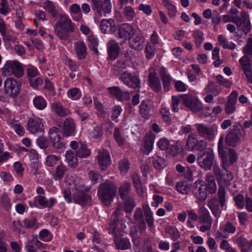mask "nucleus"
Wrapping results in <instances>:
<instances>
[{
  "instance_id": "obj_1",
  "label": "nucleus",
  "mask_w": 252,
  "mask_h": 252,
  "mask_svg": "<svg viewBox=\"0 0 252 252\" xmlns=\"http://www.w3.org/2000/svg\"><path fill=\"white\" fill-rule=\"evenodd\" d=\"M142 208L145 219H144L142 209L137 208L134 213L133 223L137 226L140 231H145L147 227L145 220L148 226L152 228L154 226V219L153 213L148 204H144L142 205Z\"/></svg>"
},
{
  "instance_id": "obj_2",
  "label": "nucleus",
  "mask_w": 252,
  "mask_h": 252,
  "mask_svg": "<svg viewBox=\"0 0 252 252\" xmlns=\"http://www.w3.org/2000/svg\"><path fill=\"white\" fill-rule=\"evenodd\" d=\"M54 32L61 40H67L70 34L74 31V25L71 20L66 15H62L56 22L54 27Z\"/></svg>"
},
{
  "instance_id": "obj_3",
  "label": "nucleus",
  "mask_w": 252,
  "mask_h": 252,
  "mask_svg": "<svg viewBox=\"0 0 252 252\" xmlns=\"http://www.w3.org/2000/svg\"><path fill=\"white\" fill-rule=\"evenodd\" d=\"M117 190V188L112 183L101 184L98 190L99 198L106 206H109L114 198Z\"/></svg>"
},
{
  "instance_id": "obj_4",
  "label": "nucleus",
  "mask_w": 252,
  "mask_h": 252,
  "mask_svg": "<svg viewBox=\"0 0 252 252\" xmlns=\"http://www.w3.org/2000/svg\"><path fill=\"white\" fill-rule=\"evenodd\" d=\"M218 196V198L214 197L208 201V207L213 215L217 218L219 217L221 214L219 204L221 207H223L225 203V191L223 187L219 188Z\"/></svg>"
},
{
  "instance_id": "obj_5",
  "label": "nucleus",
  "mask_w": 252,
  "mask_h": 252,
  "mask_svg": "<svg viewBox=\"0 0 252 252\" xmlns=\"http://www.w3.org/2000/svg\"><path fill=\"white\" fill-rule=\"evenodd\" d=\"M197 161L202 168L210 170L216 164L214 151L210 148H207L203 152H200Z\"/></svg>"
},
{
  "instance_id": "obj_6",
  "label": "nucleus",
  "mask_w": 252,
  "mask_h": 252,
  "mask_svg": "<svg viewBox=\"0 0 252 252\" xmlns=\"http://www.w3.org/2000/svg\"><path fill=\"white\" fill-rule=\"evenodd\" d=\"M238 125L241 126L239 123L236 126H233V128L229 131L226 135L225 141L229 146L236 147L240 139L244 138L246 135L245 130L244 128L240 129Z\"/></svg>"
},
{
  "instance_id": "obj_7",
  "label": "nucleus",
  "mask_w": 252,
  "mask_h": 252,
  "mask_svg": "<svg viewBox=\"0 0 252 252\" xmlns=\"http://www.w3.org/2000/svg\"><path fill=\"white\" fill-rule=\"evenodd\" d=\"M2 73L6 76L13 75L21 78L24 74L23 65L17 61H8L2 68Z\"/></svg>"
},
{
  "instance_id": "obj_8",
  "label": "nucleus",
  "mask_w": 252,
  "mask_h": 252,
  "mask_svg": "<svg viewBox=\"0 0 252 252\" xmlns=\"http://www.w3.org/2000/svg\"><path fill=\"white\" fill-rule=\"evenodd\" d=\"M224 138L223 136H221L218 142V152L220 157L222 158V167L225 170L226 174H224L222 175V179L220 181V183H228L233 180V175L231 172L228 171L226 170L227 165L225 162L227 161L226 157V153L224 150V147L223 145Z\"/></svg>"
},
{
  "instance_id": "obj_9",
  "label": "nucleus",
  "mask_w": 252,
  "mask_h": 252,
  "mask_svg": "<svg viewBox=\"0 0 252 252\" xmlns=\"http://www.w3.org/2000/svg\"><path fill=\"white\" fill-rule=\"evenodd\" d=\"M21 83L11 77H7L4 82V92L8 96L15 98L20 94Z\"/></svg>"
},
{
  "instance_id": "obj_10",
  "label": "nucleus",
  "mask_w": 252,
  "mask_h": 252,
  "mask_svg": "<svg viewBox=\"0 0 252 252\" xmlns=\"http://www.w3.org/2000/svg\"><path fill=\"white\" fill-rule=\"evenodd\" d=\"M84 187L82 185L75 186V192L73 193V199L74 202L81 205H87L91 204L92 198L87 192L83 191Z\"/></svg>"
},
{
  "instance_id": "obj_11",
  "label": "nucleus",
  "mask_w": 252,
  "mask_h": 252,
  "mask_svg": "<svg viewBox=\"0 0 252 252\" xmlns=\"http://www.w3.org/2000/svg\"><path fill=\"white\" fill-rule=\"evenodd\" d=\"M120 79L129 88L136 89L140 86L139 77L135 73L124 71L121 74Z\"/></svg>"
},
{
  "instance_id": "obj_12",
  "label": "nucleus",
  "mask_w": 252,
  "mask_h": 252,
  "mask_svg": "<svg viewBox=\"0 0 252 252\" xmlns=\"http://www.w3.org/2000/svg\"><path fill=\"white\" fill-rule=\"evenodd\" d=\"M134 29L132 26L128 23L122 24L117 27L116 36L118 38L122 39L120 44L125 43L128 37L133 34Z\"/></svg>"
},
{
  "instance_id": "obj_13",
  "label": "nucleus",
  "mask_w": 252,
  "mask_h": 252,
  "mask_svg": "<svg viewBox=\"0 0 252 252\" xmlns=\"http://www.w3.org/2000/svg\"><path fill=\"white\" fill-rule=\"evenodd\" d=\"M27 129L33 134L43 132L44 126L43 120L37 117L30 118L27 122Z\"/></svg>"
},
{
  "instance_id": "obj_14",
  "label": "nucleus",
  "mask_w": 252,
  "mask_h": 252,
  "mask_svg": "<svg viewBox=\"0 0 252 252\" xmlns=\"http://www.w3.org/2000/svg\"><path fill=\"white\" fill-rule=\"evenodd\" d=\"M93 10L98 14L102 15V13L109 14L111 11V4L110 0H91Z\"/></svg>"
},
{
  "instance_id": "obj_15",
  "label": "nucleus",
  "mask_w": 252,
  "mask_h": 252,
  "mask_svg": "<svg viewBox=\"0 0 252 252\" xmlns=\"http://www.w3.org/2000/svg\"><path fill=\"white\" fill-rule=\"evenodd\" d=\"M48 134L50 142L54 148L60 149L64 147V144L61 139V131L59 128L55 126L51 127Z\"/></svg>"
},
{
  "instance_id": "obj_16",
  "label": "nucleus",
  "mask_w": 252,
  "mask_h": 252,
  "mask_svg": "<svg viewBox=\"0 0 252 252\" xmlns=\"http://www.w3.org/2000/svg\"><path fill=\"white\" fill-rule=\"evenodd\" d=\"M241 18L238 17V16L236 17L232 16L231 17V22L235 23L241 30L248 32L251 29V24L249 16L245 12H241Z\"/></svg>"
},
{
  "instance_id": "obj_17",
  "label": "nucleus",
  "mask_w": 252,
  "mask_h": 252,
  "mask_svg": "<svg viewBox=\"0 0 252 252\" xmlns=\"http://www.w3.org/2000/svg\"><path fill=\"white\" fill-rule=\"evenodd\" d=\"M144 37L140 33H135L128 38L129 47L135 50L140 51L143 49L144 43Z\"/></svg>"
},
{
  "instance_id": "obj_18",
  "label": "nucleus",
  "mask_w": 252,
  "mask_h": 252,
  "mask_svg": "<svg viewBox=\"0 0 252 252\" xmlns=\"http://www.w3.org/2000/svg\"><path fill=\"white\" fill-rule=\"evenodd\" d=\"M195 126L199 135L206 139L210 141L215 137V130L212 127L201 124L195 125Z\"/></svg>"
},
{
  "instance_id": "obj_19",
  "label": "nucleus",
  "mask_w": 252,
  "mask_h": 252,
  "mask_svg": "<svg viewBox=\"0 0 252 252\" xmlns=\"http://www.w3.org/2000/svg\"><path fill=\"white\" fill-rule=\"evenodd\" d=\"M193 193L199 200H204L207 197L206 187L201 181H197L193 185Z\"/></svg>"
},
{
  "instance_id": "obj_20",
  "label": "nucleus",
  "mask_w": 252,
  "mask_h": 252,
  "mask_svg": "<svg viewBox=\"0 0 252 252\" xmlns=\"http://www.w3.org/2000/svg\"><path fill=\"white\" fill-rule=\"evenodd\" d=\"M238 92L233 91L228 97V99L224 105V111L226 114L230 115L236 111L235 104L237 102Z\"/></svg>"
},
{
  "instance_id": "obj_21",
  "label": "nucleus",
  "mask_w": 252,
  "mask_h": 252,
  "mask_svg": "<svg viewBox=\"0 0 252 252\" xmlns=\"http://www.w3.org/2000/svg\"><path fill=\"white\" fill-rule=\"evenodd\" d=\"M97 158L101 170L104 171L105 168L110 164L111 162L109 153L105 149L100 150L98 151Z\"/></svg>"
},
{
  "instance_id": "obj_22",
  "label": "nucleus",
  "mask_w": 252,
  "mask_h": 252,
  "mask_svg": "<svg viewBox=\"0 0 252 252\" xmlns=\"http://www.w3.org/2000/svg\"><path fill=\"white\" fill-rule=\"evenodd\" d=\"M75 130L76 126L73 120L70 118L66 119L63 124V135L66 137L74 135Z\"/></svg>"
},
{
  "instance_id": "obj_23",
  "label": "nucleus",
  "mask_w": 252,
  "mask_h": 252,
  "mask_svg": "<svg viewBox=\"0 0 252 252\" xmlns=\"http://www.w3.org/2000/svg\"><path fill=\"white\" fill-rule=\"evenodd\" d=\"M107 47L109 58L112 60L117 59L120 51L118 43L114 39H111L107 43Z\"/></svg>"
},
{
  "instance_id": "obj_24",
  "label": "nucleus",
  "mask_w": 252,
  "mask_h": 252,
  "mask_svg": "<svg viewBox=\"0 0 252 252\" xmlns=\"http://www.w3.org/2000/svg\"><path fill=\"white\" fill-rule=\"evenodd\" d=\"M52 111L59 117H64L70 114L69 110L63 106L60 102H54L51 103Z\"/></svg>"
},
{
  "instance_id": "obj_25",
  "label": "nucleus",
  "mask_w": 252,
  "mask_h": 252,
  "mask_svg": "<svg viewBox=\"0 0 252 252\" xmlns=\"http://www.w3.org/2000/svg\"><path fill=\"white\" fill-rule=\"evenodd\" d=\"M115 22L112 19H102L101 21L100 28L104 34H110L115 31Z\"/></svg>"
},
{
  "instance_id": "obj_26",
  "label": "nucleus",
  "mask_w": 252,
  "mask_h": 252,
  "mask_svg": "<svg viewBox=\"0 0 252 252\" xmlns=\"http://www.w3.org/2000/svg\"><path fill=\"white\" fill-rule=\"evenodd\" d=\"M150 161L157 170H161L166 166L164 158L158 154H155L150 158Z\"/></svg>"
},
{
  "instance_id": "obj_27",
  "label": "nucleus",
  "mask_w": 252,
  "mask_h": 252,
  "mask_svg": "<svg viewBox=\"0 0 252 252\" xmlns=\"http://www.w3.org/2000/svg\"><path fill=\"white\" fill-rule=\"evenodd\" d=\"M203 107L201 102L195 96H190V110L197 113L198 117H202Z\"/></svg>"
},
{
  "instance_id": "obj_28",
  "label": "nucleus",
  "mask_w": 252,
  "mask_h": 252,
  "mask_svg": "<svg viewBox=\"0 0 252 252\" xmlns=\"http://www.w3.org/2000/svg\"><path fill=\"white\" fill-rule=\"evenodd\" d=\"M251 57L244 56L240 60L239 63L242 66L243 70L247 77L251 81H252V78H250V75L252 74V66L250 63V58Z\"/></svg>"
},
{
  "instance_id": "obj_29",
  "label": "nucleus",
  "mask_w": 252,
  "mask_h": 252,
  "mask_svg": "<svg viewBox=\"0 0 252 252\" xmlns=\"http://www.w3.org/2000/svg\"><path fill=\"white\" fill-rule=\"evenodd\" d=\"M74 49L79 60L84 59L87 55V47L82 41H78L74 44Z\"/></svg>"
},
{
  "instance_id": "obj_30",
  "label": "nucleus",
  "mask_w": 252,
  "mask_h": 252,
  "mask_svg": "<svg viewBox=\"0 0 252 252\" xmlns=\"http://www.w3.org/2000/svg\"><path fill=\"white\" fill-rule=\"evenodd\" d=\"M114 241L119 250H126L131 248V244L128 238H120L117 236L114 237Z\"/></svg>"
},
{
  "instance_id": "obj_31",
  "label": "nucleus",
  "mask_w": 252,
  "mask_h": 252,
  "mask_svg": "<svg viewBox=\"0 0 252 252\" xmlns=\"http://www.w3.org/2000/svg\"><path fill=\"white\" fill-rule=\"evenodd\" d=\"M149 86L156 93H159L161 90L160 80L155 74L150 73L148 76Z\"/></svg>"
},
{
  "instance_id": "obj_32",
  "label": "nucleus",
  "mask_w": 252,
  "mask_h": 252,
  "mask_svg": "<svg viewBox=\"0 0 252 252\" xmlns=\"http://www.w3.org/2000/svg\"><path fill=\"white\" fill-rule=\"evenodd\" d=\"M206 191L210 194H214L217 190V185L215 181L214 175L210 173L206 175L205 177Z\"/></svg>"
},
{
  "instance_id": "obj_33",
  "label": "nucleus",
  "mask_w": 252,
  "mask_h": 252,
  "mask_svg": "<svg viewBox=\"0 0 252 252\" xmlns=\"http://www.w3.org/2000/svg\"><path fill=\"white\" fill-rule=\"evenodd\" d=\"M207 143L204 140L198 141L190 135V149L203 152L206 149Z\"/></svg>"
},
{
  "instance_id": "obj_34",
  "label": "nucleus",
  "mask_w": 252,
  "mask_h": 252,
  "mask_svg": "<svg viewBox=\"0 0 252 252\" xmlns=\"http://www.w3.org/2000/svg\"><path fill=\"white\" fill-rule=\"evenodd\" d=\"M151 109V102L148 99L143 100L139 105V112L141 117L148 119Z\"/></svg>"
},
{
  "instance_id": "obj_35",
  "label": "nucleus",
  "mask_w": 252,
  "mask_h": 252,
  "mask_svg": "<svg viewBox=\"0 0 252 252\" xmlns=\"http://www.w3.org/2000/svg\"><path fill=\"white\" fill-rule=\"evenodd\" d=\"M199 221L201 223H212V220L208 210L204 206L199 209Z\"/></svg>"
},
{
  "instance_id": "obj_36",
  "label": "nucleus",
  "mask_w": 252,
  "mask_h": 252,
  "mask_svg": "<svg viewBox=\"0 0 252 252\" xmlns=\"http://www.w3.org/2000/svg\"><path fill=\"white\" fill-rule=\"evenodd\" d=\"M131 177L137 193L139 195H142L143 194V189L140 177L137 173H133L131 174Z\"/></svg>"
},
{
  "instance_id": "obj_37",
  "label": "nucleus",
  "mask_w": 252,
  "mask_h": 252,
  "mask_svg": "<svg viewBox=\"0 0 252 252\" xmlns=\"http://www.w3.org/2000/svg\"><path fill=\"white\" fill-rule=\"evenodd\" d=\"M162 4L167 9L169 17L174 18L177 12L176 7L169 0H162Z\"/></svg>"
},
{
  "instance_id": "obj_38",
  "label": "nucleus",
  "mask_w": 252,
  "mask_h": 252,
  "mask_svg": "<svg viewBox=\"0 0 252 252\" xmlns=\"http://www.w3.org/2000/svg\"><path fill=\"white\" fill-rule=\"evenodd\" d=\"M78 156L71 150L67 151L65 153V158L68 165L71 167H75L78 165Z\"/></svg>"
},
{
  "instance_id": "obj_39",
  "label": "nucleus",
  "mask_w": 252,
  "mask_h": 252,
  "mask_svg": "<svg viewBox=\"0 0 252 252\" xmlns=\"http://www.w3.org/2000/svg\"><path fill=\"white\" fill-rule=\"evenodd\" d=\"M43 8L49 12L53 18L58 16V12L53 2L50 0H47L43 3Z\"/></svg>"
},
{
  "instance_id": "obj_40",
  "label": "nucleus",
  "mask_w": 252,
  "mask_h": 252,
  "mask_svg": "<svg viewBox=\"0 0 252 252\" xmlns=\"http://www.w3.org/2000/svg\"><path fill=\"white\" fill-rule=\"evenodd\" d=\"M183 150V149L182 146L179 145L178 143H176L173 145H170L166 153L173 157H176L181 154Z\"/></svg>"
},
{
  "instance_id": "obj_41",
  "label": "nucleus",
  "mask_w": 252,
  "mask_h": 252,
  "mask_svg": "<svg viewBox=\"0 0 252 252\" xmlns=\"http://www.w3.org/2000/svg\"><path fill=\"white\" fill-rule=\"evenodd\" d=\"M205 92L208 94H213L214 96L218 95L221 91L215 83L210 81L205 89Z\"/></svg>"
},
{
  "instance_id": "obj_42",
  "label": "nucleus",
  "mask_w": 252,
  "mask_h": 252,
  "mask_svg": "<svg viewBox=\"0 0 252 252\" xmlns=\"http://www.w3.org/2000/svg\"><path fill=\"white\" fill-rule=\"evenodd\" d=\"M113 136L117 143L119 146H123L126 143V139L123 136L122 130L119 128H115L114 131Z\"/></svg>"
},
{
  "instance_id": "obj_43",
  "label": "nucleus",
  "mask_w": 252,
  "mask_h": 252,
  "mask_svg": "<svg viewBox=\"0 0 252 252\" xmlns=\"http://www.w3.org/2000/svg\"><path fill=\"white\" fill-rule=\"evenodd\" d=\"M124 202V210L126 213H131L135 206L133 199L129 197L125 198Z\"/></svg>"
},
{
  "instance_id": "obj_44",
  "label": "nucleus",
  "mask_w": 252,
  "mask_h": 252,
  "mask_svg": "<svg viewBox=\"0 0 252 252\" xmlns=\"http://www.w3.org/2000/svg\"><path fill=\"white\" fill-rule=\"evenodd\" d=\"M78 157L86 158L90 154V151L87 148V145L83 142L80 143L79 148L76 153Z\"/></svg>"
},
{
  "instance_id": "obj_45",
  "label": "nucleus",
  "mask_w": 252,
  "mask_h": 252,
  "mask_svg": "<svg viewBox=\"0 0 252 252\" xmlns=\"http://www.w3.org/2000/svg\"><path fill=\"white\" fill-rule=\"evenodd\" d=\"M33 103L34 107L39 110H43L47 106L46 100L40 95L36 96L33 98Z\"/></svg>"
},
{
  "instance_id": "obj_46",
  "label": "nucleus",
  "mask_w": 252,
  "mask_h": 252,
  "mask_svg": "<svg viewBox=\"0 0 252 252\" xmlns=\"http://www.w3.org/2000/svg\"><path fill=\"white\" fill-rule=\"evenodd\" d=\"M123 14L127 21H131L136 17V13L133 7L126 6L123 9Z\"/></svg>"
},
{
  "instance_id": "obj_47",
  "label": "nucleus",
  "mask_w": 252,
  "mask_h": 252,
  "mask_svg": "<svg viewBox=\"0 0 252 252\" xmlns=\"http://www.w3.org/2000/svg\"><path fill=\"white\" fill-rule=\"evenodd\" d=\"M130 189L131 185L129 182L125 183L119 188V192L123 199H124L126 197H127V196L130 192Z\"/></svg>"
},
{
  "instance_id": "obj_48",
  "label": "nucleus",
  "mask_w": 252,
  "mask_h": 252,
  "mask_svg": "<svg viewBox=\"0 0 252 252\" xmlns=\"http://www.w3.org/2000/svg\"><path fill=\"white\" fill-rule=\"evenodd\" d=\"M137 230L136 228L135 227L131 228L130 230L129 235L131 237L134 246L138 247L141 244V238L137 235Z\"/></svg>"
},
{
  "instance_id": "obj_49",
  "label": "nucleus",
  "mask_w": 252,
  "mask_h": 252,
  "mask_svg": "<svg viewBox=\"0 0 252 252\" xmlns=\"http://www.w3.org/2000/svg\"><path fill=\"white\" fill-rule=\"evenodd\" d=\"M160 77L163 83V89L165 91H168L171 83V78L169 75L166 73L164 70L160 72Z\"/></svg>"
},
{
  "instance_id": "obj_50",
  "label": "nucleus",
  "mask_w": 252,
  "mask_h": 252,
  "mask_svg": "<svg viewBox=\"0 0 252 252\" xmlns=\"http://www.w3.org/2000/svg\"><path fill=\"white\" fill-rule=\"evenodd\" d=\"M23 223L24 227L27 229H36L38 227V224L35 218H26L24 220Z\"/></svg>"
},
{
  "instance_id": "obj_51",
  "label": "nucleus",
  "mask_w": 252,
  "mask_h": 252,
  "mask_svg": "<svg viewBox=\"0 0 252 252\" xmlns=\"http://www.w3.org/2000/svg\"><path fill=\"white\" fill-rule=\"evenodd\" d=\"M67 168L62 164L57 166L56 172L54 175V179L57 180L62 178L67 171Z\"/></svg>"
},
{
  "instance_id": "obj_52",
  "label": "nucleus",
  "mask_w": 252,
  "mask_h": 252,
  "mask_svg": "<svg viewBox=\"0 0 252 252\" xmlns=\"http://www.w3.org/2000/svg\"><path fill=\"white\" fill-rule=\"evenodd\" d=\"M107 90L111 96L115 97L119 100H121L123 97V92L118 87H112L108 88Z\"/></svg>"
},
{
  "instance_id": "obj_53",
  "label": "nucleus",
  "mask_w": 252,
  "mask_h": 252,
  "mask_svg": "<svg viewBox=\"0 0 252 252\" xmlns=\"http://www.w3.org/2000/svg\"><path fill=\"white\" fill-rule=\"evenodd\" d=\"M177 190L179 192L183 194H187L189 191V184L187 181H181L177 183L176 185Z\"/></svg>"
},
{
  "instance_id": "obj_54",
  "label": "nucleus",
  "mask_w": 252,
  "mask_h": 252,
  "mask_svg": "<svg viewBox=\"0 0 252 252\" xmlns=\"http://www.w3.org/2000/svg\"><path fill=\"white\" fill-rule=\"evenodd\" d=\"M156 53L155 45L151 43L148 42L145 47L146 57L148 59H151L154 57Z\"/></svg>"
},
{
  "instance_id": "obj_55",
  "label": "nucleus",
  "mask_w": 252,
  "mask_h": 252,
  "mask_svg": "<svg viewBox=\"0 0 252 252\" xmlns=\"http://www.w3.org/2000/svg\"><path fill=\"white\" fill-rule=\"evenodd\" d=\"M67 95L69 98L73 100H78L81 97V94L78 88H73L67 91Z\"/></svg>"
},
{
  "instance_id": "obj_56",
  "label": "nucleus",
  "mask_w": 252,
  "mask_h": 252,
  "mask_svg": "<svg viewBox=\"0 0 252 252\" xmlns=\"http://www.w3.org/2000/svg\"><path fill=\"white\" fill-rule=\"evenodd\" d=\"M88 40L90 43L89 46L91 50L93 51L94 53L97 54L98 51L97 47L98 46V42L97 38L93 35H91L89 36Z\"/></svg>"
},
{
  "instance_id": "obj_57",
  "label": "nucleus",
  "mask_w": 252,
  "mask_h": 252,
  "mask_svg": "<svg viewBox=\"0 0 252 252\" xmlns=\"http://www.w3.org/2000/svg\"><path fill=\"white\" fill-rule=\"evenodd\" d=\"M39 237L42 241L49 242L52 240V235L48 229H43L39 232Z\"/></svg>"
},
{
  "instance_id": "obj_58",
  "label": "nucleus",
  "mask_w": 252,
  "mask_h": 252,
  "mask_svg": "<svg viewBox=\"0 0 252 252\" xmlns=\"http://www.w3.org/2000/svg\"><path fill=\"white\" fill-rule=\"evenodd\" d=\"M193 35L195 39L196 46L199 47L204 40L203 33L201 31L197 30L194 32Z\"/></svg>"
},
{
  "instance_id": "obj_59",
  "label": "nucleus",
  "mask_w": 252,
  "mask_h": 252,
  "mask_svg": "<svg viewBox=\"0 0 252 252\" xmlns=\"http://www.w3.org/2000/svg\"><path fill=\"white\" fill-rule=\"evenodd\" d=\"M11 127L14 130L15 132L19 136H23L25 133L24 127L20 124L16 122H13L11 123Z\"/></svg>"
},
{
  "instance_id": "obj_60",
  "label": "nucleus",
  "mask_w": 252,
  "mask_h": 252,
  "mask_svg": "<svg viewBox=\"0 0 252 252\" xmlns=\"http://www.w3.org/2000/svg\"><path fill=\"white\" fill-rule=\"evenodd\" d=\"M1 204L2 206L6 210L11 208V204L10 200L8 196L6 194H3L1 196Z\"/></svg>"
},
{
  "instance_id": "obj_61",
  "label": "nucleus",
  "mask_w": 252,
  "mask_h": 252,
  "mask_svg": "<svg viewBox=\"0 0 252 252\" xmlns=\"http://www.w3.org/2000/svg\"><path fill=\"white\" fill-rule=\"evenodd\" d=\"M243 53L245 56L252 57V38H249L247 44L243 49Z\"/></svg>"
},
{
  "instance_id": "obj_62",
  "label": "nucleus",
  "mask_w": 252,
  "mask_h": 252,
  "mask_svg": "<svg viewBox=\"0 0 252 252\" xmlns=\"http://www.w3.org/2000/svg\"><path fill=\"white\" fill-rule=\"evenodd\" d=\"M153 143L154 142L152 139L150 137L145 138L144 143L145 154L149 155V154L152 151Z\"/></svg>"
},
{
  "instance_id": "obj_63",
  "label": "nucleus",
  "mask_w": 252,
  "mask_h": 252,
  "mask_svg": "<svg viewBox=\"0 0 252 252\" xmlns=\"http://www.w3.org/2000/svg\"><path fill=\"white\" fill-rule=\"evenodd\" d=\"M103 134L102 125L98 124L94 128L92 133L93 138L97 139L99 138Z\"/></svg>"
},
{
  "instance_id": "obj_64",
  "label": "nucleus",
  "mask_w": 252,
  "mask_h": 252,
  "mask_svg": "<svg viewBox=\"0 0 252 252\" xmlns=\"http://www.w3.org/2000/svg\"><path fill=\"white\" fill-rule=\"evenodd\" d=\"M166 232L171 236L172 239L174 241H176L180 237L179 232L175 227L166 228Z\"/></svg>"
}]
</instances>
